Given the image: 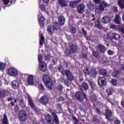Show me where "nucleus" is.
Wrapping results in <instances>:
<instances>
[{"label": "nucleus", "mask_w": 124, "mask_h": 124, "mask_svg": "<svg viewBox=\"0 0 124 124\" xmlns=\"http://www.w3.org/2000/svg\"><path fill=\"white\" fill-rule=\"evenodd\" d=\"M108 7V4H107V3L104 1L103 2V3L100 5V8H101V9H103V10H104V8Z\"/></svg>", "instance_id": "58836bf2"}, {"label": "nucleus", "mask_w": 124, "mask_h": 124, "mask_svg": "<svg viewBox=\"0 0 124 124\" xmlns=\"http://www.w3.org/2000/svg\"><path fill=\"white\" fill-rule=\"evenodd\" d=\"M100 73L102 75H106V74H107L106 70H105V69H101L100 70Z\"/></svg>", "instance_id": "49530a36"}, {"label": "nucleus", "mask_w": 124, "mask_h": 124, "mask_svg": "<svg viewBox=\"0 0 124 124\" xmlns=\"http://www.w3.org/2000/svg\"><path fill=\"white\" fill-rule=\"evenodd\" d=\"M106 116L107 119L108 120H110L109 118H111L112 117V111L109 109H107L106 111Z\"/></svg>", "instance_id": "a878e982"}, {"label": "nucleus", "mask_w": 124, "mask_h": 124, "mask_svg": "<svg viewBox=\"0 0 124 124\" xmlns=\"http://www.w3.org/2000/svg\"><path fill=\"white\" fill-rule=\"evenodd\" d=\"M111 82V83L113 85V86H116V85H117V80L112 79Z\"/></svg>", "instance_id": "5fc2aeb1"}, {"label": "nucleus", "mask_w": 124, "mask_h": 124, "mask_svg": "<svg viewBox=\"0 0 124 124\" xmlns=\"http://www.w3.org/2000/svg\"><path fill=\"white\" fill-rule=\"evenodd\" d=\"M44 2H45V3H48V2H49V0H43Z\"/></svg>", "instance_id": "774afa93"}, {"label": "nucleus", "mask_w": 124, "mask_h": 124, "mask_svg": "<svg viewBox=\"0 0 124 124\" xmlns=\"http://www.w3.org/2000/svg\"><path fill=\"white\" fill-rule=\"evenodd\" d=\"M77 3L75 1H71L69 3V6L72 8H75L77 6Z\"/></svg>", "instance_id": "c85d7f7f"}, {"label": "nucleus", "mask_w": 124, "mask_h": 124, "mask_svg": "<svg viewBox=\"0 0 124 124\" xmlns=\"http://www.w3.org/2000/svg\"><path fill=\"white\" fill-rule=\"evenodd\" d=\"M27 83L29 85H34L35 84V77L32 75H29L27 77Z\"/></svg>", "instance_id": "423d86ee"}, {"label": "nucleus", "mask_w": 124, "mask_h": 124, "mask_svg": "<svg viewBox=\"0 0 124 124\" xmlns=\"http://www.w3.org/2000/svg\"><path fill=\"white\" fill-rule=\"evenodd\" d=\"M15 97H16V99L15 100V103H16L17 102V100H21L22 99V97H21V96L19 94V93H15Z\"/></svg>", "instance_id": "c756f323"}, {"label": "nucleus", "mask_w": 124, "mask_h": 124, "mask_svg": "<svg viewBox=\"0 0 124 124\" xmlns=\"http://www.w3.org/2000/svg\"><path fill=\"white\" fill-rule=\"evenodd\" d=\"M39 5L41 10H42V11H45V7H44V5H43V4L40 5V1L39 3Z\"/></svg>", "instance_id": "3c124183"}, {"label": "nucleus", "mask_w": 124, "mask_h": 124, "mask_svg": "<svg viewBox=\"0 0 124 124\" xmlns=\"http://www.w3.org/2000/svg\"><path fill=\"white\" fill-rule=\"evenodd\" d=\"M43 80L46 87L50 90L52 89L53 86V81H52L50 77L48 75H44L43 76Z\"/></svg>", "instance_id": "f03ea898"}, {"label": "nucleus", "mask_w": 124, "mask_h": 124, "mask_svg": "<svg viewBox=\"0 0 124 124\" xmlns=\"http://www.w3.org/2000/svg\"><path fill=\"white\" fill-rule=\"evenodd\" d=\"M108 95H111L113 93V89H108L107 90Z\"/></svg>", "instance_id": "8fccbe9b"}, {"label": "nucleus", "mask_w": 124, "mask_h": 124, "mask_svg": "<svg viewBox=\"0 0 124 124\" xmlns=\"http://www.w3.org/2000/svg\"><path fill=\"white\" fill-rule=\"evenodd\" d=\"M8 74L10 76L15 77V76H17L18 75V70L15 67H11L8 69Z\"/></svg>", "instance_id": "39448f33"}, {"label": "nucleus", "mask_w": 124, "mask_h": 124, "mask_svg": "<svg viewBox=\"0 0 124 124\" xmlns=\"http://www.w3.org/2000/svg\"><path fill=\"white\" fill-rule=\"evenodd\" d=\"M95 4H99L101 2V0H93Z\"/></svg>", "instance_id": "864d4df0"}, {"label": "nucleus", "mask_w": 124, "mask_h": 124, "mask_svg": "<svg viewBox=\"0 0 124 124\" xmlns=\"http://www.w3.org/2000/svg\"><path fill=\"white\" fill-rule=\"evenodd\" d=\"M120 31H121V33H123L124 34V27L120 28Z\"/></svg>", "instance_id": "bf43d9fd"}, {"label": "nucleus", "mask_w": 124, "mask_h": 124, "mask_svg": "<svg viewBox=\"0 0 124 124\" xmlns=\"http://www.w3.org/2000/svg\"><path fill=\"white\" fill-rule=\"evenodd\" d=\"M57 90L59 91V92H62V90H63V87H62V85H59L57 86Z\"/></svg>", "instance_id": "de8ad7c7"}, {"label": "nucleus", "mask_w": 124, "mask_h": 124, "mask_svg": "<svg viewBox=\"0 0 124 124\" xmlns=\"http://www.w3.org/2000/svg\"><path fill=\"white\" fill-rule=\"evenodd\" d=\"M59 5H61V7H65L67 6V1L66 0H58Z\"/></svg>", "instance_id": "6ab92c4d"}, {"label": "nucleus", "mask_w": 124, "mask_h": 124, "mask_svg": "<svg viewBox=\"0 0 124 124\" xmlns=\"http://www.w3.org/2000/svg\"><path fill=\"white\" fill-rule=\"evenodd\" d=\"M70 49L72 53H76V52H77V50H78V46L75 44L71 45L70 46Z\"/></svg>", "instance_id": "aec40b11"}, {"label": "nucleus", "mask_w": 124, "mask_h": 124, "mask_svg": "<svg viewBox=\"0 0 124 124\" xmlns=\"http://www.w3.org/2000/svg\"><path fill=\"white\" fill-rule=\"evenodd\" d=\"M114 22L115 23V24H117V25H120L121 24V16H119V15H117L114 19Z\"/></svg>", "instance_id": "5701e85b"}, {"label": "nucleus", "mask_w": 124, "mask_h": 124, "mask_svg": "<svg viewBox=\"0 0 124 124\" xmlns=\"http://www.w3.org/2000/svg\"><path fill=\"white\" fill-rule=\"evenodd\" d=\"M51 58H52V56H51V54H49L46 55H45V60L46 61H49L51 60Z\"/></svg>", "instance_id": "79ce46f5"}, {"label": "nucleus", "mask_w": 124, "mask_h": 124, "mask_svg": "<svg viewBox=\"0 0 124 124\" xmlns=\"http://www.w3.org/2000/svg\"><path fill=\"white\" fill-rule=\"evenodd\" d=\"M91 17H93V18L92 19V21L93 22V21H95V17H94V15L92 14L91 15Z\"/></svg>", "instance_id": "680f3d73"}, {"label": "nucleus", "mask_w": 124, "mask_h": 124, "mask_svg": "<svg viewBox=\"0 0 124 124\" xmlns=\"http://www.w3.org/2000/svg\"><path fill=\"white\" fill-rule=\"evenodd\" d=\"M87 6L90 10H93L94 9V4L93 3L90 2L87 4Z\"/></svg>", "instance_id": "f704fd0d"}, {"label": "nucleus", "mask_w": 124, "mask_h": 124, "mask_svg": "<svg viewBox=\"0 0 124 124\" xmlns=\"http://www.w3.org/2000/svg\"><path fill=\"white\" fill-rule=\"evenodd\" d=\"M82 59H84V60H88V55H87L86 54H83Z\"/></svg>", "instance_id": "13d9d810"}, {"label": "nucleus", "mask_w": 124, "mask_h": 124, "mask_svg": "<svg viewBox=\"0 0 124 124\" xmlns=\"http://www.w3.org/2000/svg\"><path fill=\"white\" fill-rule=\"evenodd\" d=\"M118 5L122 9H124V0H118Z\"/></svg>", "instance_id": "72a5a7b5"}, {"label": "nucleus", "mask_w": 124, "mask_h": 124, "mask_svg": "<svg viewBox=\"0 0 124 124\" xmlns=\"http://www.w3.org/2000/svg\"><path fill=\"white\" fill-rule=\"evenodd\" d=\"M117 28V26L114 24H111L110 26V29H116Z\"/></svg>", "instance_id": "052dcab7"}, {"label": "nucleus", "mask_w": 124, "mask_h": 124, "mask_svg": "<svg viewBox=\"0 0 124 124\" xmlns=\"http://www.w3.org/2000/svg\"><path fill=\"white\" fill-rule=\"evenodd\" d=\"M81 0H76V1H76V2L77 3V4H78V3H79V2H81Z\"/></svg>", "instance_id": "338daca9"}, {"label": "nucleus", "mask_w": 124, "mask_h": 124, "mask_svg": "<svg viewBox=\"0 0 124 124\" xmlns=\"http://www.w3.org/2000/svg\"><path fill=\"white\" fill-rule=\"evenodd\" d=\"M12 86L14 89H18L20 87V82L18 80H14L12 82Z\"/></svg>", "instance_id": "412c9836"}, {"label": "nucleus", "mask_w": 124, "mask_h": 124, "mask_svg": "<svg viewBox=\"0 0 124 124\" xmlns=\"http://www.w3.org/2000/svg\"><path fill=\"white\" fill-rule=\"evenodd\" d=\"M85 96L84 95H83V94L80 92H78L76 94V97L79 101H83Z\"/></svg>", "instance_id": "4468645a"}, {"label": "nucleus", "mask_w": 124, "mask_h": 124, "mask_svg": "<svg viewBox=\"0 0 124 124\" xmlns=\"http://www.w3.org/2000/svg\"><path fill=\"white\" fill-rule=\"evenodd\" d=\"M107 53L108 55L109 56H113V55H114V51L111 50L110 49L108 50Z\"/></svg>", "instance_id": "a18cd8bd"}, {"label": "nucleus", "mask_w": 124, "mask_h": 124, "mask_svg": "<svg viewBox=\"0 0 124 124\" xmlns=\"http://www.w3.org/2000/svg\"><path fill=\"white\" fill-rule=\"evenodd\" d=\"M93 56L95 57V58H96V59H98L99 58H100V56H99V52L98 51H93Z\"/></svg>", "instance_id": "4c0bfd02"}, {"label": "nucleus", "mask_w": 124, "mask_h": 124, "mask_svg": "<svg viewBox=\"0 0 124 124\" xmlns=\"http://www.w3.org/2000/svg\"><path fill=\"white\" fill-rule=\"evenodd\" d=\"M64 53L67 57H71V50L68 48H66L65 50Z\"/></svg>", "instance_id": "e433bc0d"}, {"label": "nucleus", "mask_w": 124, "mask_h": 124, "mask_svg": "<svg viewBox=\"0 0 124 124\" xmlns=\"http://www.w3.org/2000/svg\"><path fill=\"white\" fill-rule=\"evenodd\" d=\"M39 69L41 71L45 72L47 70V64L45 62H40L39 64Z\"/></svg>", "instance_id": "1a4fd4ad"}, {"label": "nucleus", "mask_w": 124, "mask_h": 124, "mask_svg": "<svg viewBox=\"0 0 124 124\" xmlns=\"http://www.w3.org/2000/svg\"><path fill=\"white\" fill-rule=\"evenodd\" d=\"M59 70L62 75H66L67 79H68V80H70V81H72V80L74 79V78L73 77L72 74H71L70 71L68 70H66L65 71H64L62 67L59 68Z\"/></svg>", "instance_id": "7ed1b4c3"}, {"label": "nucleus", "mask_w": 124, "mask_h": 124, "mask_svg": "<svg viewBox=\"0 0 124 124\" xmlns=\"http://www.w3.org/2000/svg\"><path fill=\"white\" fill-rule=\"evenodd\" d=\"M80 89L82 92H83V90H84V91H88V90H89V85L87 83L83 82L81 84Z\"/></svg>", "instance_id": "4be33fe9"}, {"label": "nucleus", "mask_w": 124, "mask_h": 124, "mask_svg": "<svg viewBox=\"0 0 124 124\" xmlns=\"http://www.w3.org/2000/svg\"><path fill=\"white\" fill-rule=\"evenodd\" d=\"M98 83L99 86H104L107 83L106 78L104 77H100L98 80Z\"/></svg>", "instance_id": "9b49d317"}, {"label": "nucleus", "mask_w": 124, "mask_h": 124, "mask_svg": "<svg viewBox=\"0 0 124 124\" xmlns=\"http://www.w3.org/2000/svg\"><path fill=\"white\" fill-rule=\"evenodd\" d=\"M4 4H5V5H7V4H8V3H9V2L10 1V0H2Z\"/></svg>", "instance_id": "6e6d98bb"}, {"label": "nucleus", "mask_w": 124, "mask_h": 124, "mask_svg": "<svg viewBox=\"0 0 124 124\" xmlns=\"http://www.w3.org/2000/svg\"><path fill=\"white\" fill-rule=\"evenodd\" d=\"M52 116L53 117L55 123L56 124H58L59 123V118H58V116H57V114H56L55 112H52Z\"/></svg>", "instance_id": "7c9ffc66"}, {"label": "nucleus", "mask_w": 124, "mask_h": 124, "mask_svg": "<svg viewBox=\"0 0 124 124\" xmlns=\"http://www.w3.org/2000/svg\"><path fill=\"white\" fill-rule=\"evenodd\" d=\"M52 27L55 31H59V30H60L61 29V25H60V24H59V23L57 22H55L53 23Z\"/></svg>", "instance_id": "393cba45"}, {"label": "nucleus", "mask_w": 124, "mask_h": 124, "mask_svg": "<svg viewBox=\"0 0 124 124\" xmlns=\"http://www.w3.org/2000/svg\"><path fill=\"white\" fill-rule=\"evenodd\" d=\"M3 124H9L8 123V119H7V116L6 114H4L3 121H2Z\"/></svg>", "instance_id": "c9c22d12"}, {"label": "nucleus", "mask_w": 124, "mask_h": 124, "mask_svg": "<svg viewBox=\"0 0 124 124\" xmlns=\"http://www.w3.org/2000/svg\"><path fill=\"white\" fill-rule=\"evenodd\" d=\"M26 96H27L28 98V102L29 106L32 108V109H36V107L35 105H34V103H33V101H32V100L31 99V97L30 96V95L28 93H26Z\"/></svg>", "instance_id": "6e6552de"}, {"label": "nucleus", "mask_w": 124, "mask_h": 124, "mask_svg": "<svg viewBox=\"0 0 124 124\" xmlns=\"http://www.w3.org/2000/svg\"><path fill=\"white\" fill-rule=\"evenodd\" d=\"M76 28H75V27H72L71 29V32L72 33V34L76 33Z\"/></svg>", "instance_id": "09e8293b"}, {"label": "nucleus", "mask_w": 124, "mask_h": 124, "mask_svg": "<svg viewBox=\"0 0 124 124\" xmlns=\"http://www.w3.org/2000/svg\"><path fill=\"white\" fill-rule=\"evenodd\" d=\"M46 120L48 124H54V120L50 115H47L46 116Z\"/></svg>", "instance_id": "a211bd4d"}, {"label": "nucleus", "mask_w": 124, "mask_h": 124, "mask_svg": "<svg viewBox=\"0 0 124 124\" xmlns=\"http://www.w3.org/2000/svg\"><path fill=\"white\" fill-rule=\"evenodd\" d=\"M111 37L112 39H114V40H119V39L121 38V36L117 33H112Z\"/></svg>", "instance_id": "b1692460"}, {"label": "nucleus", "mask_w": 124, "mask_h": 124, "mask_svg": "<svg viewBox=\"0 0 124 124\" xmlns=\"http://www.w3.org/2000/svg\"><path fill=\"white\" fill-rule=\"evenodd\" d=\"M118 75H119V72L114 70V72L112 74L113 77H114V78H116V77H117Z\"/></svg>", "instance_id": "c03bdc74"}, {"label": "nucleus", "mask_w": 124, "mask_h": 124, "mask_svg": "<svg viewBox=\"0 0 124 124\" xmlns=\"http://www.w3.org/2000/svg\"><path fill=\"white\" fill-rule=\"evenodd\" d=\"M6 64L5 63L0 62V70H2L5 68Z\"/></svg>", "instance_id": "a19ab883"}, {"label": "nucleus", "mask_w": 124, "mask_h": 124, "mask_svg": "<svg viewBox=\"0 0 124 124\" xmlns=\"http://www.w3.org/2000/svg\"><path fill=\"white\" fill-rule=\"evenodd\" d=\"M73 120H75L76 123H78V119H77V118H76V117H73Z\"/></svg>", "instance_id": "69168bd1"}, {"label": "nucleus", "mask_w": 124, "mask_h": 124, "mask_svg": "<svg viewBox=\"0 0 124 124\" xmlns=\"http://www.w3.org/2000/svg\"><path fill=\"white\" fill-rule=\"evenodd\" d=\"M58 22L60 26H63L65 23V18L63 16H60L58 18Z\"/></svg>", "instance_id": "f3484780"}, {"label": "nucleus", "mask_w": 124, "mask_h": 124, "mask_svg": "<svg viewBox=\"0 0 124 124\" xmlns=\"http://www.w3.org/2000/svg\"><path fill=\"white\" fill-rule=\"evenodd\" d=\"M83 72L85 75H90L93 77H95L96 71L94 68H92L91 66H87L84 69Z\"/></svg>", "instance_id": "f257e3e1"}, {"label": "nucleus", "mask_w": 124, "mask_h": 124, "mask_svg": "<svg viewBox=\"0 0 124 124\" xmlns=\"http://www.w3.org/2000/svg\"><path fill=\"white\" fill-rule=\"evenodd\" d=\"M39 101L41 102V103L44 104V105H47V103H48L49 99L46 96H43L39 99Z\"/></svg>", "instance_id": "f8f14e48"}, {"label": "nucleus", "mask_w": 124, "mask_h": 124, "mask_svg": "<svg viewBox=\"0 0 124 124\" xmlns=\"http://www.w3.org/2000/svg\"><path fill=\"white\" fill-rule=\"evenodd\" d=\"M45 20V18H44V17L43 16H41L38 19L39 24L41 29H43L44 28V25L45 24V23L44 22Z\"/></svg>", "instance_id": "ddd939ff"}, {"label": "nucleus", "mask_w": 124, "mask_h": 124, "mask_svg": "<svg viewBox=\"0 0 124 124\" xmlns=\"http://www.w3.org/2000/svg\"><path fill=\"white\" fill-rule=\"evenodd\" d=\"M113 11H114V12H115V13H117V12H118V9L116 7H114Z\"/></svg>", "instance_id": "0e129e2a"}, {"label": "nucleus", "mask_w": 124, "mask_h": 124, "mask_svg": "<svg viewBox=\"0 0 124 124\" xmlns=\"http://www.w3.org/2000/svg\"><path fill=\"white\" fill-rule=\"evenodd\" d=\"M85 7H86V6L84 4H80L77 7L78 12L80 14H83V13L85 12Z\"/></svg>", "instance_id": "9d476101"}, {"label": "nucleus", "mask_w": 124, "mask_h": 124, "mask_svg": "<svg viewBox=\"0 0 124 124\" xmlns=\"http://www.w3.org/2000/svg\"><path fill=\"white\" fill-rule=\"evenodd\" d=\"M101 21L103 24H108L111 21V17L108 16H104Z\"/></svg>", "instance_id": "2eb2a0df"}, {"label": "nucleus", "mask_w": 124, "mask_h": 124, "mask_svg": "<svg viewBox=\"0 0 124 124\" xmlns=\"http://www.w3.org/2000/svg\"><path fill=\"white\" fill-rule=\"evenodd\" d=\"M38 88L39 90V91H42V92H44V91L45 90V88H44V87L43 86V85L41 83V81L39 82V84H38Z\"/></svg>", "instance_id": "473e14b6"}, {"label": "nucleus", "mask_w": 124, "mask_h": 124, "mask_svg": "<svg viewBox=\"0 0 124 124\" xmlns=\"http://www.w3.org/2000/svg\"><path fill=\"white\" fill-rule=\"evenodd\" d=\"M95 27L98 29H101L102 28V25L100 23V20H97L94 22Z\"/></svg>", "instance_id": "bb28decb"}, {"label": "nucleus", "mask_w": 124, "mask_h": 124, "mask_svg": "<svg viewBox=\"0 0 124 124\" xmlns=\"http://www.w3.org/2000/svg\"><path fill=\"white\" fill-rule=\"evenodd\" d=\"M47 31L49 34H50V35H53V34H54V32H55V30L54 27H53V26L50 25L47 27Z\"/></svg>", "instance_id": "dca6fc26"}, {"label": "nucleus", "mask_w": 124, "mask_h": 124, "mask_svg": "<svg viewBox=\"0 0 124 124\" xmlns=\"http://www.w3.org/2000/svg\"><path fill=\"white\" fill-rule=\"evenodd\" d=\"M8 94V92L6 90H3L0 91V97H4Z\"/></svg>", "instance_id": "cd10ccee"}, {"label": "nucleus", "mask_w": 124, "mask_h": 124, "mask_svg": "<svg viewBox=\"0 0 124 124\" xmlns=\"http://www.w3.org/2000/svg\"><path fill=\"white\" fill-rule=\"evenodd\" d=\"M114 124H121V121H120L119 120H116L114 122Z\"/></svg>", "instance_id": "e2e57ef3"}, {"label": "nucleus", "mask_w": 124, "mask_h": 124, "mask_svg": "<svg viewBox=\"0 0 124 124\" xmlns=\"http://www.w3.org/2000/svg\"><path fill=\"white\" fill-rule=\"evenodd\" d=\"M45 39V38L44 37V36H43V34H41L40 37V42H39L40 45H43V44L44 43Z\"/></svg>", "instance_id": "2f4dec72"}, {"label": "nucleus", "mask_w": 124, "mask_h": 124, "mask_svg": "<svg viewBox=\"0 0 124 124\" xmlns=\"http://www.w3.org/2000/svg\"><path fill=\"white\" fill-rule=\"evenodd\" d=\"M81 31H82V32L85 36H87V34H88V33H87V31H86V30H85V29L82 28Z\"/></svg>", "instance_id": "603ef678"}, {"label": "nucleus", "mask_w": 124, "mask_h": 124, "mask_svg": "<svg viewBox=\"0 0 124 124\" xmlns=\"http://www.w3.org/2000/svg\"><path fill=\"white\" fill-rule=\"evenodd\" d=\"M96 50L97 52H99L100 54H105V52L107 51V47L105 46L99 44L96 46Z\"/></svg>", "instance_id": "20e7f679"}, {"label": "nucleus", "mask_w": 124, "mask_h": 124, "mask_svg": "<svg viewBox=\"0 0 124 124\" xmlns=\"http://www.w3.org/2000/svg\"><path fill=\"white\" fill-rule=\"evenodd\" d=\"M18 118L22 122H25L27 120V113L25 110H21L19 113Z\"/></svg>", "instance_id": "0eeeda50"}, {"label": "nucleus", "mask_w": 124, "mask_h": 124, "mask_svg": "<svg viewBox=\"0 0 124 124\" xmlns=\"http://www.w3.org/2000/svg\"><path fill=\"white\" fill-rule=\"evenodd\" d=\"M19 102L22 108H25V107H26V104L24 103V100H23V99H21Z\"/></svg>", "instance_id": "ea45409f"}, {"label": "nucleus", "mask_w": 124, "mask_h": 124, "mask_svg": "<svg viewBox=\"0 0 124 124\" xmlns=\"http://www.w3.org/2000/svg\"><path fill=\"white\" fill-rule=\"evenodd\" d=\"M38 62H43L42 61V59H43V56L41 55V54H39L38 56Z\"/></svg>", "instance_id": "37998d69"}, {"label": "nucleus", "mask_w": 124, "mask_h": 124, "mask_svg": "<svg viewBox=\"0 0 124 124\" xmlns=\"http://www.w3.org/2000/svg\"><path fill=\"white\" fill-rule=\"evenodd\" d=\"M63 100H64V98L62 97H60L57 99V101H63Z\"/></svg>", "instance_id": "4d7b16f0"}]
</instances>
